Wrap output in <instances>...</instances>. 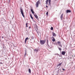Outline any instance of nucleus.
Masks as SVG:
<instances>
[{
	"label": "nucleus",
	"mask_w": 75,
	"mask_h": 75,
	"mask_svg": "<svg viewBox=\"0 0 75 75\" xmlns=\"http://www.w3.org/2000/svg\"><path fill=\"white\" fill-rule=\"evenodd\" d=\"M20 9L21 10V13L22 14V16H23V17H24V12L23 10V9H22V8L21 7L20 8Z\"/></svg>",
	"instance_id": "nucleus-1"
},
{
	"label": "nucleus",
	"mask_w": 75,
	"mask_h": 75,
	"mask_svg": "<svg viewBox=\"0 0 75 75\" xmlns=\"http://www.w3.org/2000/svg\"><path fill=\"white\" fill-rule=\"evenodd\" d=\"M40 42L41 45H44L45 44V40H40Z\"/></svg>",
	"instance_id": "nucleus-2"
},
{
	"label": "nucleus",
	"mask_w": 75,
	"mask_h": 75,
	"mask_svg": "<svg viewBox=\"0 0 75 75\" xmlns=\"http://www.w3.org/2000/svg\"><path fill=\"white\" fill-rule=\"evenodd\" d=\"M39 3H40V1H38L35 4L36 7H38V5L39 4Z\"/></svg>",
	"instance_id": "nucleus-3"
},
{
	"label": "nucleus",
	"mask_w": 75,
	"mask_h": 75,
	"mask_svg": "<svg viewBox=\"0 0 75 75\" xmlns=\"http://www.w3.org/2000/svg\"><path fill=\"white\" fill-rule=\"evenodd\" d=\"M64 16V13H62L61 16H60V18L61 20H63V16Z\"/></svg>",
	"instance_id": "nucleus-4"
},
{
	"label": "nucleus",
	"mask_w": 75,
	"mask_h": 75,
	"mask_svg": "<svg viewBox=\"0 0 75 75\" xmlns=\"http://www.w3.org/2000/svg\"><path fill=\"white\" fill-rule=\"evenodd\" d=\"M34 15L35 17V18H36V19L38 20V16H37V15L34 14Z\"/></svg>",
	"instance_id": "nucleus-5"
},
{
	"label": "nucleus",
	"mask_w": 75,
	"mask_h": 75,
	"mask_svg": "<svg viewBox=\"0 0 75 75\" xmlns=\"http://www.w3.org/2000/svg\"><path fill=\"white\" fill-rule=\"evenodd\" d=\"M65 52H65L64 51H62V52L61 54L62 55H64L65 54Z\"/></svg>",
	"instance_id": "nucleus-6"
},
{
	"label": "nucleus",
	"mask_w": 75,
	"mask_h": 75,
	"mask_svg": "<svg viewBox=\"0 0 75 75\" xmlns=\"http://www.w3.org/2000/svg\"><path fill=\"white\" fill-rule=\"evenodd\" d=\"M71 11L70 10H67L66 11V12L67 13H71Z\"/></svg>",
	"instance_id": "nucleus-7"
},
{
	"label": "nucleus",
	"mask_w": 75,
	"mask_h": 75,
	"mask_svg": "<svg viewBox=\"0 0 75 75\" xmlns=\"http://www.w3.org/2000/svg\"><path fill=\"white\" fill-rule=\"evenodd\" d=\"M52 38H53V39H52V41L53 42H54V41H55V38L52 37Z\"/></svg>",
	"instance_id": "nucleus-8"
},
{
	"label": "nucleus",
	"mask_w": 75,
	"mask_h": 75,
	"mask_svg": "<svg viewBox=\"0 0 75 75\" xmlns=\"http://www.w3.org/2000/svg\"><path fill=\"white\" fill-rule=\"evenodd\" d=\"M28 39V38H26L25 40V42L26 43L27 41V40Z\"/></svg>",
	"instance_id": "nucleus-9"
},
{
	"label": "nucleus",
	"mask_w": 75,
	"mask_h": 75,
	"mask_svg": "<svg viewBox=\"0 0 75 75\" xmlns=\"http://www.w3.org/2000/svg\"><path fill=\"white\" fill-rule=\"evenodd\" d=\"M32 14H34V12L33 11V10L32 9H31L30 10Z\"/></svg>",
	"instance_id": "nucleus-10"
},
{
	"label": "nucleus",
	"mask_w": 75,
	"mask_h": 75,
	"mask_svg": "<svg viewBox=\"0 0 75 75\" xmlns=\"http://www.w3.org/2000/svg\"><path fill=\"white\" fill-rule=\"evenodd\" d=\"M52 35L53 37H55L56 36V34L54 33H53Z\"/></svg>",
	"instance_id": "nucleus-11"
},
{
	"label": "nucleus",
	"mask_w": 75,
	"mask_h": 75,
	"mask_svg": "<svg viewBox=\"0 0 75 75\" xmlns=\"http://www.w3.org/2000/svg\"><path fill=\"white\" fill-rule=\"evenodd\" d=\"M62 63H59V64L57 65V66L59 67L60 66H61V65H62Z\"/></svg>",
	"instance_id": "nucleus-12"
},
{
	"label": "nucleus",
	"mask_w": 75,
	"mask_h": 75,
	"mask_svg": "<svg viewBox=\"0 0 75 75\" xmlns=\"http://www.w3.org/2000/svg\"><path fill=\"white\" fill-rule=\"evenodd\" d=\"M48 1H49V0H46V4L47 5L48 4Z\"/></svg>",
	"instance_id": "nucleus-13"
},
{
	"label": "nucleus",
	"mask_w": 75,
	"mask_h": 75,
	"mask_svg": "<svg viewBox=\"0 0 75 75\" xmlns=\"http://www.w3.org/2000/svg\"><path fill=\"white\" fill-rule=\"evenodd\" d=\"M28 71L29 73H30V74H31V69H28Z\"/></svg>",
	"instance_id": "nucleus-14"
},
{
	"label": "nucleus",
	"mask_w": 75,
	"mask_h": 75,
	"mask_svg": "<svg viewBox=\"0 0 75 75\" xmlns=\"http://www.w3.org/2000/svg\"><path fill=\"white\" fill-rule=\"evenodd\" d=\"M30 16L31 18H32V19H33V17L31 14H30Z\"/></svg>",
	"instance_id": "nucleus-15"
},
{
	"label": "nucleus",
	"mask_w": 75,
	"mask_h": 75,
	"mask_svg": "<svg viewBox=\"0 0 75 75\" xmlns=\"http://www.w3.org/2000/svg\"><path fill=\"white\" fill-rule=\"evenodd\" d=\"M57 43L59 45V44H61V42H59V41H58L57 42Z\"/></svg>",
	"instance_id": "nucleus-16"
},
{
	"label": "nucleus",
	"mask_w": 75,
	"mask_h": 75,
	"mask_svg": "<svg viewBox=\"0 0 75 75\" xmlns=\"http://www.w3.org/2000/svg\"><path fill=\"white\" fill-rule=\"evenodd\" d=\"M59 45L60 47H62V45H61V44H59Z\"/></svg>",
	"instance_id": "nucleus-17"
},
{
	"label": "nucleus",
	"mask_w": 75,
	"mask_h": 75,
	"mask_svg": "<svg viewBox=\"0 0 75 75\" xmlns=\"http://www.w3.org/2000/svg\"><path fill=\"white\" fill-rule=\"evenodd\" d=\"M58 48L59 49V51H61L62 49L60 47H58Z\"/></svg>",
	"instance_id": "nucleus-18"
},
{
	"label": "nucleus",
	"mask_w": 75,
	"mask_h": 75,
	"mask_svg": "<svg viewBox=\"0 0 75 75\" xmlns=\"http://www.w3.org/2000/svg\"><path fill=\"white\" fill-rule=\"evenodd\" d=\"M53 29H54V28H53V27H51V30H53Z\"/></svg>",
	"instance_id": "nucleus-19"
},
{
	"label": "nucleus",
	"mask_w": 75,
	"mask_h": 75,
	"mask_svg": "<svg viewBox=\"0 0 75 75\" xmlns=\"http://www.w3.org/2000/svg\"><path fill=\"white\" fill-rule=\"evenodd\" d=\"M46 15L47 16H48V12H47L46 13Z\"/></svg>",
	"instance_id": "nucleus-20"
},
{
	"label": "nucleus",
	"mask_w": 75,
	"mask_h": 75,
	"mask_svg": "<svg viewBox=\"0 0 75 75\" xmlns=\"http://www.w3.org/2000/svg\"><path fill=\"white\" fill-rule=\"evenodd\" d=\"M31 38L32 40H34V37L33 36L31 37Z\"/></svg>",
	"instance_id": "nucleus-21"
},
{
	"label": "nucleus",
	"mask_w": 75,
	"mask_h": 75,
	"mask_svg": "<svg viewBox=\"0 0 75 75\" xmlns=\"http://www.w3.org/2000/svg\"><path fill=\"white\" fill-rule=\"evenodd\" d=\"M28 24V23H26V27H28V26H27V25Z\"/></svg>",
	"instance_id": "nucleus-22"
},
{
	"label": "nucleus",
	"mask_w": 75,
	"mask_h": 75,
	"mask_svg": "<svg viewBox=\"0 0 75 75\" xmlns=\"http://www.w3.org/2000/svg\"><path fill=\"white\" fill-rule=\"evenodd\" d=\"M36 50H37V49H34V51L35 52V51H36Z\"/></svg>",
	"instance_id": "nucleus-23"
},
{
	"label": "nucleus",
	"mask_w": 75,
	"mask_h": 75,
	"mask_svg": "<svg viewBox=\"0 0 75 75\" xmlns=\"http://www.w3.org/2000/svg\"><path fill=\"white\" fill-rule=\"evenodd\" d=\"M47 44H48V40H47Z\"/></svg>",
	"instance_id": "nucleus-24"
},
{
	"label": "nucleus",
	"mask_w": 75,
	"mask_h": 75,
	"mask_svg": "<svg viewBox=\"0 0 75 75\" xmlns=\"http://www.w3.org/2000/svg\"><path fill=\"white\" fill-rule=\"evenodd\" d=\"M38 49H36V52H38Z\"/></svg>",
	"instance_id": "nucleus-25"
},
{
	"label": "nucleus",
	"mask_w": 75,
	"mask_h": 75,
	"mask_svg": "<svg viewBox=\"0 0 75 75\" xmlns=\"http://www.w3.org/2000/svg\"><path fill=\"white\" fill-rule=\"evenodd\" d=\"M26 54H27V52H25V56Z\"/></svg>",
	"instance_id": "nucleus-26"
},
{
	"label": "nucleus",
	"mask_w": 75,
	"mask_h": 75,
	"mask_svg": "<svg viewBox=\"0 0 75 75\" xmlns=\"http://www.w3.org/2000/svg\"><path fill=\"white\" fill-rule=\"evenodd\" d=\"M49 4H50V3H51V1H49Z\"/></svg>",
	"instance_id": "nucleus-27"
},
{
	"label": "nucleus",
	"mask_w": 75,
	"mask_h": 75,
	"mask_svg": "<svg viewBox=\"0 0 75 75\" xmlns=\"http://www.w3.org/2000/svg\"><path fill=\"white\" fill-rule=\"evenodd\" d=\"M62 70H63V71H65V69H64V68H62Z\"/></svg>",
	"instance_id": "nucleus-28"
},
{
	"label": "nucleus",
	"mask_w": 75,
	"mask_h": 75,
	"mask_svg": "<svg viewBox=\"0 0 75 75\" xmlns=\"http://www.w3.org/2000/svg\"><path fill=\"white\" fill-rule=\"evenodd\" d=\"M46 7H47V8H48V6H46Z\"/></svg>",
	"instance_id": "nucleus-29"
},
{
	"label": "nucleus",
	"mask_w": 75,
	"mask_h": 75,
	"mask_svg": "<svg viewBox=\"0 0 75 75\" xmlns=\"http://www.w3.org/2000/svg\"><path fill=\"white\" fill-rule=\"evenodd\" d=\"M25 52H27V50H25Z\"/></svg>",
	"instance_id": "nucleus-30"
},
{
	"label": "nucleus",
	"mask_w": 75,
	"mask_h": 75,
	"mask_svg": "<svg viewBox=\"0 0 75 75\" xmlns=\"http://www.w3.org/2000/svg\"><path fill=\"white\" fill-rule=\"evenodd\" d=\"M29 28H31V27L30 26L29 27Z\"/></svg>",
	"instance_id": "nucleus-31"
},
{
	"label": "nucleus",
	"mask_w": 75,
	"mask_h": 75,
	"mask_svg": "<svg viewBox=\"0 0 75 75\" xmlns=\"http://www.w3.org/2000/svg\"><path fill=\"white\" fill-rule=\"evenodd\" d=\"M49 1H51V0H49Z\"/></svg>",
	"instance_id": "nucleus-32"
},
{
	"label": "nucleus",
	"mask_w": 75,
	"mask_h": 75,
	"mask_svg": "<svg viewBox=\"0 0 75 75\" xmlns=\"http://www.w3.org/2000/svg\"><path fill=\"white\" fill-rule=\"evenodd\" d=\"M36 31H37V30H36Z\"/></svg>",
	"instance_id": "nucleus-33"
}]
</instances>
